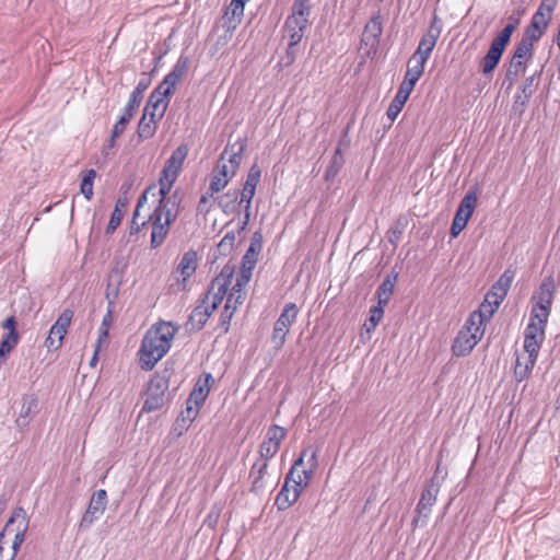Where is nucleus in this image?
Masks as SVG:
<instances>
[{"mask_svg": "<svg viewBox=\"0 0 560 560\" xmlns=\"http://www.w3.org/2000/svg\"><path fill=\"white\" fill-rule=\"evenodd\" d=\"M178 328L170 322H159L145 332L138 351L140 366L152 371L156 363L170 351Z\"/></svg>", "mask_w": 560, "mask_h": 560, "instance_id": "nucleus-1", "label": "nucleus"}, {"mask_svg": "<svg viewBox=\"0 0 560 560\" xmlns=\"http://www.w3.org/2000/svg\"><path fill=\"white\" fill-rule=\"evenodd\" d=\"M514 31L515 30L513 28V25L506 24L504 28L493 38L489 48L503 55L504 49L509 45Z\"/></svg>", "mask_w": 560, "mask_h": 560, "instance_id": "nucleus-36", "label": "nucleus"}, {"mask_svg": "<svg viewBox=\"0 0 560 560\" xmlns=\"http://www.w3.org/2000/svg\"><path fill=\"white\" fill-rule=\"evenodd\" d=\"M96 176V172L91 168L88 170L81 180V192L86 199H90L93 195V180Z\"/></svg>", "mask_w": 560, "mask_h": 560, "instance_id": "nucleus-48", "label": "nucleus"}, {"mask_svg": "<svg viewBox=\"0 0 560 560\" xmlns=\"http://www.w3.org/2000/svg\"><path fill=\"white\" fill-rule=\"evenodd\" d=\"M441 488V480L435 475L433 476L428 485L425 486L421 498L417 504L416 513L417 516L413 518L412 524L415 526L425 525L427 520L431 513L432 506L435 504Z\"/></svg>", "mask_w": 560, "mask_h": 560, "instance_id": "nucleus-6", "label": "nucleus"}, {"mask_svg": "<svg viewBox=\"0 0 560 560\" xmlns=\"http://www.w3.org/2000/svg\"><path fill=\"white\" fill-rule=\"evenodd\" d=\"M290 482H292V480H288V477H285L284 483L276 498L275 505L279 511H284L296 502L301 495L302 489L306 487L295 483L290 486Z\"/></svg>", "mask_w": 560, "mask_h": 560, "instance_id": "nucleus-16", "label": "nucleus"}, {"mask_svg": "<svg viewBox=\"0 0 560 560\" xmlns=\"http://www.w3.org/2000/svg\"><path fill=\"white\" fill-rule=\"evenodd\" d=\"M298 46H291L289 42L285 54L280 57L278 66L283 69L291 66L296 59Z\"/></svg>", "mask_w": 560, "mask_h": 560, "instance_id": "nucleus-56", "label": "nucleus"}, {"mask_svg": "<svg viewBox=\"0 0 560 560\" xmlns=\"http://www.w3.org/2000/svg\"><path fill=\"white\" fill-rule=\"evenodd\" d=\"M506 294L508 292L500 288V285L493 284L486 296L488 298V301H493L494 306H500Z\"/></svg>", "mask_w": 560, "mask_h": 560, "instance_id": "nucleus-61", "label": "nucleus"}, {"mask_svg": "<svg viewBox=\"0 0 560 560\" xmlns=\"http://www.w3.org/2000/svg\"><path fill=\"white\" fill-rule=\"evenodd\" d=\"M168 90L155 88L149 96L143 113L149 116L154 113L156 118L162 119L168 105Z\"/></svg>", "mask_w": 560, "mask_h": 560, "instance_id": "nucleus-17", "label": "nucleus"}, {"mask_svg": "<svg viewBox=\"0 0 560 560\" xmlns=\"http://www.w3.org/2000/svg\"><path fill=\"white\" fill-rule=\"evenodd\" d=\"M514 31L515 30L513 28V25L506 24L504 28L493 38L489 48L503 55L504 49L509 45Z\"/></svg>", "mask_w": 560, "mask_h": 560, "instance_id": "nucleus-35", "label": "nucleus"}, {"mask_svg": "<svg viewBox=\"0 0 560 560\" xmlns=\"http://www.w3.org/2000/svg\"><path fill=\"white\" fill-rule=\"evenodd\" d=\"M261 247V235L259 233H255L250 241L249 247L244 255V258L257 264Z\"/></svg>", "mask_w": 560, "mask_h": 560, "instance_id": "nucleus-44", "label": "nucleus"}, {"mask_svg": "<svg viewBox=\"0 0 560 560\" xmlns=\"http://www.w3.org/2000/svg\"><path fill=\"white\" fill-rule=\"evenodd\" d=\"M142 100V96L131 93L122 115L131 119L139 108Z\"/></svg>", "mask_w": 560, "mask_h": 560, "instance_id": "nucleus-57", "label": "nucleus"}, {"mask_svg": "<svg viewBox=\"0 0 560 560\" xmlns=\"http://www.w3.org/2000/svg\"><path fill=\"white\" fill-rule=\"evenodd\" d=\"M152 221L151 247H159L165 240L171 222L176 218V212H154Z\"/></svg>", "mask_w": 560, "mask_h": 560, "instance_id": "nucleus-14", "label": "nucleus"}, {"mask_svg": "<svg viewBox=\"0 0 560 560\" xmlns=\"http://www.w3.org/2000/svg\"><path fill=\"white\" fill-rule=\"evenodd\" d=\"M160 118H156V114L151 113V116L145 115L143 113L139 124H138V137L140 141L148 140L152 138L158 129V122Z\"/></svg>", "mask_w": 560, "mask_h": 560, "instance_id": "nucleus-25", "label": "nucleus"}, {"mask_svg": "<svg viewBox=\"0 0 560 560\" xmlns=\"http://www.w3.org/2000/svg\"><path fill=\"white\" fill-rule=\"evenodd\" d=\"M197 269V253L195 250H188L186 252L178 266H177V272L180 273L183 277V280H187L190 276L195 273Z\"/></svg>", "mask_w": 560, "mask_h": 560, "instance_id": "nucleus-26", "label": "nucleus"}, {"mask_svg": "<svg viewBox=\"0 0 560 560\" xmlns=\"http://www.w3.org/2000/svg\"><path fill=\"white\" fill-rule=\"evenodd\" d=\"M478 195L476 190L470 189L462 199L457 210H475Z\"/></svg>", "mask_w": 560, "mask_h": 560, "instance_id": "nucleus-60", "label": "nucleus"}, {"mask_svg": "<svg viewBox=\"0 0 560 560\" xmlns=\"http://www.w3.org/2000/svg\"><path fill=\"white\" fill-rule=\"evenodd\" d=\"M260 174H261L260 168L258 167V165L254 164L249 168V172L247 174V178H246V182L244 184L242 191L238 192L237 190H235L233 192V195H232L233 202H235L237 200V197L240 195L238 206L242 207L243 203H245V206H244L245 210L249 209L252 199L256 191L257 184L259 183V179H260Z\"/></svg>", "mask_w": 560, "mask_h": 560, "instance_id": "nucleus-15", "label": "nucleus"}, {"mask_svg": "<svg viewBox=\"0 0 560 560\" xmlns=\"http://www.w3.org/2000/svg\"><path fill=\"white\" fill-rule=\"evenodd\" d=\"M498 307L499 306H494L493 301H488V298L486 296L479 310L472 312L471 314H480L482 322L487 323L493 316Z\"/></svg>", "mask_w": 560, "mask_h": 560, "instance_id": "nucleus-52", "label": "nucleus"}, {"mask_svg": "<svg viewBox=\"0 0 560 560\" xmlns=\"http://www.w3.org/2000/svg\"><path fill=\"white\" fill-rule=\"evenodd\" d=\"M19 334L18 332H8L3 336L0 341V365L3 364L5 357L13 350V348L18 345Z\"/></svg>", "mask_w": 560, "mask_h": 560, "instance_id": "nucleus-40", "label": "nucleus"}, {"mask_svg": "<svg viewBox=\"0 0 560 560\" xmlns=\"http://www.w3.org/2000/svg\"><path fill=\"white\" fill-rule=\"evenodd\" d=\"M370 314L371 315H370L369 319L363 325L366 332H371L376 328V326L383 318L384 310L382 306L377 305V306H374L371 308Z\"/></svg>", "mask_w": 560, "mask_h": 560, "instance_id": "nucleus-46", "label": "nucleus"}, {"mask_svg": "<svg viewBox=\"0 0 560 560\" xmlns=\"http://www.w3.org/2000/svg\"><path fill=\"white\" fill-rule=\"evenodd\" d=\"M231 290L230 292L225 294L226 302L225 304H230L231 310L236 312L237 307L242 305L246 298L245 287H236V280L233 283V280L231 281Z\"/></svg>", "mask_w": 560, "mask_h": 560, "instance_id": "nucleus-33", "label": "nucleus"}, {"mask_svg": "<svg viewBox=\"0 0 560 560\" xmlns=\"http://www.w3.org/2000/svg\"><path fill=\"white\" fill-rule=\"evenodd\" d=\"M235 267L225 265L221 272L212 280L205 299L191 312L188 323L194 329L200 330L212 313L218 308L226 291L230 289L232 279H234Z\"/></svg>", "mask_w": 560, "mask_h": 560, "instance_id": "nucleus-3", "label": "nucleus"}, {"mask_svg": "<svg viewBox=\"0 0 560 560\" xmlns=\"http://www.w3.org/2000/svg\"><path fill=\"white\" fill-rule=\"evenodd\" d=\"M541 71L535 72L533 75L525 79L523 84L520 88V91L527 96H530L535 93L538 86V79L540 77Z\"/></svg>", "mask_w": 560, "mask_h": 560, "instance_id": "nucleus-51", "label": "nucleus"}, {"mask_svg": "<svg viewBox=\"0 0 560 560\" xmlns=\"http://www.w3.org/2000/svg\"><path fill=\"white\" fill-rule=\"evenodd\" d=\"M407 101L408 100L404 97H398V95H395L386 112L387 117L392 121H394L397 118Z\"/></svg>", "mask_w": 560, "mask_h": 560, "instance_id": "nucleus-53", "label": "nucleus"}, {"mask_svg": "<svg viewBox=\"0 0 560 560\" xmlns=\"http://www.w3.org/2000/svg\"><path fill=\"white\" fill-rule=\"evenodd\" d=\"M397 281V275H388L384 281L381 283V285L377 288V298H378V304L380 306H384L388 303L390 295L393 294L394 287Z\"/></svg>", "mask_w": 560, "mask_h": 560, "instance_id": "nucleus-30", "label": "nucleus"}, {"mask_svg": "<svg viewBox=\"0 0 560 560\" xmlns=\"http://www.w3.org/2000/svg\"><path fill=\"white\" fill-rule=\"evenodd\" d=\"M247 148V139L246 138H238L234 143L228 142L226 147L224 148L220 160H224L226 154H229V162L232 165V175L235 174L236 170L238 168L241 162H242V155Z\"/></svg>", "mask_w": 560, "mask_h": 560, "instance_id": "nucleus-20", "label": "nucleus"}, {"mask_svg": "<svg viewBox=\"0 0 560 560\" xmlns=\"http://www.w3.org/2000/svg\"><path fill=\"white\" fill-rule=\"evenodd\" d=\"M188 62H189V58L187 56L182 55L178 58V60L176 61L172 72H174L180 79H183V77L186 74L187 69H188Z\"/></svg>", "mask_w": 560, "mask_h": 560, "instance_id": "nucleus-64", "label": "nucleus"}, {"mask_svg": "<svg viewBox=\"0 0 560 560\" xmlns=\"http://www.w3.org/2000/svg\"><path fill=\"white\" fill-rule=\"evenodd\" d=\"M472 212H456L451 226L452 237H457L459 233L466 228Z\"/></svg>", "mask_w": 560, "mask_h": 560, "instance_id": "nucleus-43", "label": "nucleus"}, {"mask_svg": "<svg viewBox=\"0 0 560 560\" xmlns=\"http://www.w3.org/2000/svg\"><path fill=\"white\" fill-rule=\"evenodd\" d=\"M311 13L310 0H294L292 13L283 25V37H288L291 46H298L308 25Z\"/></svg>", "mask_w": 560, "mask_h": 560, "instance_id": "nucleus-4", "label": "nucleus"}, {"mask_svg": "<svg viewBox=\"0 0 560 560\" xmlns=\"http://www.w3.org/2000/svg\"><path fill=\"white\" fill-rule=\"evenodd\" d=\"M188 154V148L186 144L179 145L175 151H173L170 159L166 161L164 168L161 172L159 187L150 186L148 187L141 197L138 200L135 210H140L143 207V203L148 201L150 198H156L159 205L154 210H172L168 205L171 202V198L166 200V196L170 194L173 184L178 177L179 171L183 166V163Z\"/></svg>", "mask_w": 560, "mask_h": 560, "instance_id": "nucleus-2", "label": "nucleus"}, {"mask_svg": "<svg viewBox=\"0 0 560 560\" xmlns=\"http://www.w3.org/2000/svg\"><path fill=\"white\" fill-rule=\"evenodd\" d=\"M285 435L287 431L284 428L273 424L268 429L264 441L270 442L280 448L281 442L285 439Z\"/></svg>", "mask_w": 560, "mask_h": 560, "instance_id": "nucleus-42", "label": "nucleus"}, {"mask_svg": "<svg viewBox=\"0 0 560 560\" xmlns=\"http://www.w3.org/2000/svg\"><path fill=\"white\" fill-rule=\"evenodd\" d=\"M557 3L558 0H541L537 11L532 16L530 23L547 30Z\"/></svg>", "mask_w": 560, "mask_h": 560, "instance_id": "nucleus-21", "label": "nucleus"}, {"mask_svg": "<svg viewBox=\"0 0 560 560\" xmlns=\"http://www.w3.org/2000/svg\"><path fill=\"white\" fill-rule=\"evenodd\" d=\"M72 317L73 311L66 308L50 327L48 337L45 340V346L49 351L58 350L62 346L63 338L71 324Z\"/></svg>", "mask_w": 560, "mask_h": 560, "instance_id": "nucleus-12", "label": "nucleus"}, {"mask_svg": "<svg viewBox=\"0 0 560 560\" xmlns=\"http://www.w3.org/2000/svg\"><path fill=\"white\" fill-rule=\"evenodd\" d=\"M425 62L427 61H422L420 58L415 59V56H412L408 61V69L404 79L416 85L424 71Z\"/></svg>", "mask_w": 560, "mask_h": 560, "instance_id": "nucleus-34", "label": "nucleus"}, {"mask_svg": "<svg viewBox=\"0 0 560 560\" xmlns=\"http://www.w3.org/2000/svg\"><path fill=\"white\" fill-rule=\"evenodd\" d=\"M537 357L538 354L536 353H533L532 355L530 353L525 352L523 354L517 355L516 364L514 368V376L517 382H522L530 375L536 364Z\"/></svg>", "mask_w": 560, "mask_h": 560, "instance_id": "nucleus-22", "label": "nucleus"}, {"mask_svg": "<svg viewBox=\"0 0 560 560\" xmlns=\"http://www.w3.org/2000/svg\"><path fill=\"white\" fill-rule=\"evenodd\" d=\"M230 304H225L220 317V326L224 332L229 331L231 319L234 316V311L231 310Z\"/></svg>", "mask_w": 560, "mask_h": 560, "instance_id": "nucleus-63", "label": "nucleus"}, {"mask_svg": "<svg viewBox=\"0 0 560 560\" xmlns=\"http://www.w3.org/2000/svg\"><path fill=\"white\" fill-rule=\"evenodd\" d=\"M14 523H18V525L13 541L15 544L22 545L23 541L25 540V535L28 528L30 520L26 514V511L21 506L15 508L13 510V513L7 523L4 530H9V527Z\"/></svg>", "mask_w": 560, "mask_h": 560, "instance_id": "nucleus-18", "label": "nucleus"}, {"mask_svg": "<svg viewBox=\"0 0 560 560\" xmlns=\"http://www.w3.org/2000/svg\"><path fill=\"white\" fill-rule=\"evenodd\" d=\"M486 323L482 322V317L480 314H470L469 318L466 320V324L460 329L463 331H467L472 337L476 336L478 340H481L485 334Z\"/></svg>", "mask_w": 560, "mask_h": 560, "instance_id": "nucleus-31", "label": "nucleus"}, {"mask_svg": "<svg viewBox=\"0 0 560 560\" xmlns=\"http://www.w3.org/2000/svg\"><path fill=\"white\" fill-rule=\"evenodd\" d=\"M345 159L340 148H337L331 160L325 171V179L327 182H334L340 170L342 168Z\"/></svg>", "mask_w": 560, "mask_h": 560, "instance_id": "nucleus-32", "label": "nucleus"}, {"mask_svg": "<svg viewBox=\"0 0 560 560\" xmlns=\"http://www.w3.org/2000/svg\"><path fill=\"white\" fill-rule=\"evenodd\" d=\"M555 281L551 277H547L542 280L539 290L533 296L536 301L532 308L530 316L541 320H548L550 310L553 300Z\"/></svg>", "mask_w": 560, "mask_h": 560, "instance_id": "nucleus-8", "label": "nucleus"}, {"mask_svg": "<svg viewBox=\"0 0 560 560\" xmlns=\"http://www.w3.org/2000/svg\"><path fill=\"white\" fill-rule=\"evenodd\" d=\"M299 308L295 303H288L273 325L271 342L276 350H280L285 343V337L291 326L296 320Z\"/></svg>", "mask_w": 560, "mask_h": 560, "instance_id": "nucleus-7", "label": "nucleus"}, {"mask_svg": "<svg viewBox=\"0 0 560 560\" xmlns=\"http://www.w3.org/2000/svg\"><path fill=\"white\" fill-rule=\"evenodd\" d=\"M208 394H209V389L208 388L202 387V386L196 387V388H194V390L189 395V398L187 399V402H189L191 405H195V406H198L200 408V406L205 402Z\"/></svg>", "mask_w": 560, "mask_h": 560, "instance_id": "nucleus-55", "label": "nucleus"}, {"mask_svg": "<svg viewBox=\"0 0 560 560\" xmlns=\"http://www.w3.org/2000/svg\"><path fill=\"white\" fill-rule=\"evenodd\" d=\"M268 463L257 460L250 468L249 478L252 479V492L261 493L265 490V476L267 474Z\"/></svg>", "mask_w": 560, "mask_h": 560, "instance_id": "nucleus-24", "label": "nucleus"}, {"mask_svg": "<svg viewBox=\"0 0 560 560\" xmlns=\"http://www.w3.org/2000/svg\"><path fill=\"white\" fill-rule=\"evenodd\" d=\"M107 505V493L104 489L95 491L89 502L88 509L79 524L81 529H88L105 512Z\"/></svg>", "mask_w": 560, "mask_h": 560, "instance_id": "nucleus-13", "label": "nucleus"}, {"mask_svg": "<svg viewBox=\"0 0 560 560\" xmlns=\"http://www.w3.org/2000/svg\"><path fill=\"white\" fill-rule=\"evenodd\" d=\"M408 224H409V217L406 214L400 215L397 219V221L395 222V224L388 231V235H387L388 242L396 245L399 242L402 233L407 229Z\"/></svg>", "mask_w": 560, "mask_h": 560, "instance_id": "nucleus-39", "label": "nucleus"}, {"mask_svg": "<svg viewBox=\"0 0 560 560\" xmlns=\"http://www.w3.org/2000/svg\"><path fill=\"white\" fill-rule=\"evenodd\" d=\"M167 389V380L159 374L153 375L148 384L147 399L144 401L142 410L147 412H152L162 408L166 401Z\"/></svg>", "mask_w": 560, "mask_h": 560, "instance_id": "nucleus-9", "label": "nucleus"}, {"mask_svg": "<svg viewBox=\"0 0 560 560\" xmlns=\"http://www.w3.org/2000/svg\"><path fill=\"white\" fill-rule=\"evenodd\" d=\"M547 30L534 24L529 23L525 28L524 35L522 38L535 44L537 43L546 33Z\"/></svg>", "mask_w": 560, "mask_h": 560, "instance_id": "nucleus-50", "label": "nucleus"}, {"mask_svg": "<svg viewBox=\"0 0 560 560\" xmlns=\"http://www.w3.org/2000/svg\"><path fill=\"white\" fill-rule=\"evenodd\" d=\"M229 183V168L225 164L218 165L211 176L209 189L211 192H219Z\"/></svg>", "mask_w": 560, "mask_h": 560, "instance_id": "nucleus-29", "label": "nucleus"}, {"mask_svg": "<svg viewBox=\"0 0 560 560\" xmlns=\"http://www.w3.org/2000/svg\"><path fill=\"white\" fill-rule=\"evenodd\" d=\"M383 33V16L380 11L373 13L363 28L360 40V50L363 58L374 59L378 51Z\"/></svg>", "mask_w": 560, "mask_h": 560, "instance_id": "nucleus-5", "label": "nucleus"}, {"mask_svg": "<svg viewBox=\"0 0 560 560\" xmlns=\"http://www.w3.org/2000/svg\"><path fill=\"white\" fill-rule=\"evenodd\" d=\"M255 266L256 262L243 257L241 271L235 278L236 287H246L248 284L252 277V271L255 268Z\"/></svg>", "mask_w": 560, "mask_h": 560, "instance_id": "nucleus-41", "label": "nucleus"}, {"mask_svg": "<svg viewBox=\"0 0 560 560\" xmlns=\"http://www.w3.org/2000/svg\"><path fill=\"white\" fill-rule=\"evenodd\" d=\"M307 465H308L307 469H303V470H301V472L298 474V480L295 481V485L307 486L310 480L312 479L313 474L315 472V470L318 466L316 450L308 448Z\"/></svg>", "mask_w": 560, "mask_h": 560, "instance_id": "nucleus-28", "label": "nucleus"}, {"mask_svg": "<svg viewBox=\"0 0 560 560\" xmlns=\"http://www.w3.org/2000/svg\"><path fill=\"white\" fill-rule=\"evenodd\" d=\"M180 80L182 79L177 74L171 71L156 88H161V90H168V95L171 96Z\"/></svg>", "mask_w": 560, "mask_h": 560, "instance_id": "nucleus-58", "label": "nucleus"}, {"mask_svg": "<svg viewBox=\"0 0 560 560\" xmlns=\"http://www.w3.org/2000/svg\"><path fill=\"white\" fill-rule=\"evenodd\" d=\"M37 412H38L37 398L33 395L24 396L19 416L15 419V425L21 430L25 429Z\"/></svg>", "mask_w": 560, "mask_h": 560, "instance_id": "nucleus-19", "label": "nucleus"}, {"mask_svg": "<svg viewBox=\"0 0 560 560\" xmlns=\"http://www.w3.org/2000/svg\"><path fill=\"white\" fill-rule=\"evenodd\" d=\"M278 451H279L278 446L271 444L270 442L262 441V443L259 446V451H258L259 456H258L257 460L269 464V460L275 457V455L278 453Z\"/></svg>", "mask_w": 560, "mask_h": 560, "instance_id": "nucleus-47", "label": "nucleus"}, {"mask_svg": "<svg viewBox=\"0 0 560 560\" xmlns=\"http://www.w3.org/2000/svg\"><path fill=\"white\" fill-rule=\"evenodd\" d=\"M501 58L502 54L489 48L488 52L480 61L481 72L485 75L491 74L498 67Z\"/></svg>", "mask_w": 560, "mask_h": 560, "instance_id": "nucleus-38", "label": "nucleus"}, {"mask_svg": "<svg viewBox=\"0 0 560 560\" xmlns=\"http://www.w3.org/2000/svg\"><path fill=\"white\" fill-rule=\"evenodd\" d=\"M235 243V233L234 230L229 231L225 236L220 241V243L214 248L211 255V262H215L220 257H226L230 255L234 248Z\"/></svg>", "mask_w": 560, "mask_h": 560, "instance_id": "nucleus-27", "label": "nucleus"}, {"mask_svg": "<svg viewBox=\"0 0 560 560\" xmlns=\"http://www.w3.org/2000/svg\"><path fill=\"white\" fill-rule=\"evenodd\" d=\"M530 96H527L526 94H523L522 92L517 93L514 97L512 110L517 114L518 116H522L525 112L527 104L529 103Z\"/></svg>", "mask_w": 560, "mask_h": 560, "instance_id": "nucleus-59", "label": "nucleus"}, {"mask_svg": "<svg viewBox=\"0 0 560 560\" xmlns=\"http://www.w3.org/2000/svg\"><path fill=\"white\" fill-rule=\"evenodd\" d=\"M548 320H539L529 317V323L524 331V352L538 354L545 340V329Z\"/></svg>", "mask_w": 560, "mask_h": 560, "instance_id": "nucleus-11", "label": "nucleus"}, {"mask_svg": "<svg viewBox=\"0 0 560 560\" xmlns=\"http://www.w3.org/2000/svg\"><path fill=\"white\" fill-rule=\"evenodd\" d=\"M245 1L244 0H232L225 15L230 16V20L240 22L244 13Z\"/></svg>", "mask_w": 560, "mask_h": 560, "instance_id": "nucleus-49", "label": "nucleus"}, {"mask_svg": "<svg viewBox=\"0 0 560 560\" xmlns=\"http://www.w3.org/2000/svg\"><path fill=\"white\" fill-rule=\"evenodd\" d=\"M479 341L476 336L472 337L470 334H467V331L459 330L453 343L452 351L456 357L467 355Z\"/></svg>", "mask_w": 560, "mask_h": 560, "instance_id": "nucleus-23", "label": "nucleus"}, {"mask_svg": "<svg viewBox=\"0 0 560 560\" xmlns=\"http://www.w3.org/2000/svg\"><path fill=\"white\" fill-rule=\"evenodd\" d=\"M534 54V44L522 38L521 42L515 46L513 52L517 58L529 61Z\"/></svg>", "mask_w": 560, "mask_h": 560, "instance_id": "nucleus-45", "label": "nucleus"}, {"mask_svg": "<svg viewBox=\"0 0 560 560\" xmlns=\"http://www.w3.org/2000/svg\"><path fill=\"white\" fill-rule=\"evenodd\" d=\"M441 33L442 20L434 14L425 35L420 39L418 48L412 55L415 56V59L420 58L422 61H428Z\"/></svg>", "mask_w": 560, "mask_h": 560, "instance_id": "nucleus-10", "label": "nucleus"}, {"mask_svg": "<svg viewBox=\"0 0 560 560\" xmlns=\"http://www.w3.org/2000/svg\"><path fill=\"white\" fill-rule=\"evenodd\" d=\"M514 31L515 30L513 28V25L506 24L504 28L493 38L489 48L503 55L504 49L509 45Z\"/></svg>", "mask_w": 560, "mask_h": 560, "instance_id": "nucleus-37", "label": "nucleus"}, {"mask_svg": "<svg viewBox=\"0 0 560 560\" xmlns=\"http://www.w3.org/2000/svg\"><path fill=\"white\" fill-rule=\"evenodd\" d=\"M142 212H133V217L130 224V233H139L141 228L144 226L149 221L153 220V214L141 215Z\"/></svg>", "mask_w": 560, "mask_h": 560, "instance_id": "nucleus-54", "label": "nucleus"}, {"mask_svg": "<svg viewBox=\"0 0 560 560\" xmlns=\"http://www.w3.org/2000/svg\"><path fill=\"white\" fill-rule=\"evenodd\" d=\"M308 455V448H305L302 451L300 457L294 462L293 466L291 467L290 471L285 477H288V480H292V483H295L298 480V474L300 472L298 468L303 465L304 459Z\"/></svg>", "mask_w": 560, "mask_h": 560, "instance_id": "nucleus-62", "label": "nucleus"}]
</instances>
